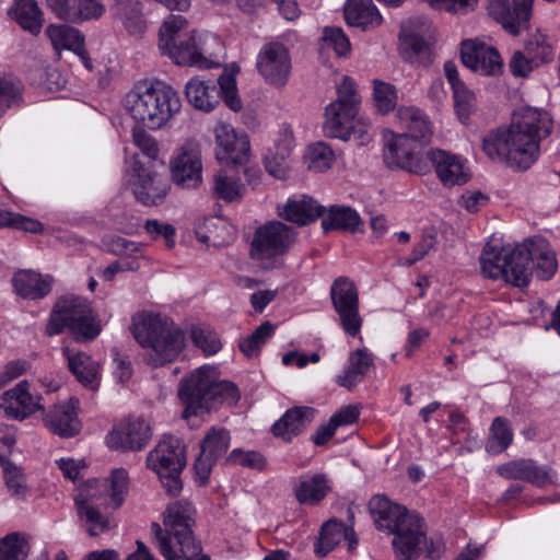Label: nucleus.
<instances>
[{
  "label": "nucleus",
  "instance_id": "obj_36",
  "mask_svg": "<svg viewBox=\"0 0 560 560\" xmlns=\"http://www.w3.org/2000/svg\"><path fill=\"white\" fill-rule=\"evenodd\" d=\"M188 102L197 109L203 112L212 110L220 101V91L210 81H202L198 78L189 80L185 86Z\"/></svg>",
  "mask_w": 560,
  "mask_h": 560
},
{
  "label": "nucleus",
  "instance_id": "obj_40",
  "mask_svg": "<svg viewBox=\"0 0 560 560\" xmlns=\"http://www.w3.org/2000/svg\"><path fill=\"white\" fill-rule=\"evenodd\" d=\"M115 12L125 30L132 36H141L147 30L139 0H115Z\"/></svg>",
  "mask_w": 560,
  "mask_h": 560
},
{
  "label": "nucleus",
  "instance_id": "obj_8",
  "mask_svg": "<svg viewBox=\"0 0 560 560\" xmlns=\"http://www.w3.org/2000/svg\"><path fill=\"white\" fill-rule=\"evenodd\" d=\"M69 328L78 340H93L101 332V326L95 320L90 303L79 296L60 299L46 326L49 336L62 332Z\"/></svg>",
  "mask_w": 560,
  "mask_h": 560
},
{
  "label": "nucleus",
  "instance_id": "obj_24",
  "mask_svg": "<svg viewBox=\"0 0 560 560\" xmlns=\"http://www.w3.org/2000/svg\"><path fill=\"white\" fill-rule=\"evenodd\" d=\"M497 471L506 479L524 480L537 487H546L552 483L556 476L549 466H539L532 459L509 462L499 466Z\"/></svg>",
  "mask_w": 560,
  "mask_h": 560
},
{
  "label": "nucleus",
  "instance_id": "obj_43",
  "mask_svg": "<svg viewBox=\"0 0 560 560\" xmlns=\"http://www.w3.org/2000/svg\"><path fill=\"white\" fill-rule=\"evenodd\" d=\"M349 535L353 536L352 526H347L337 520H329L322 527L318 541L315 546L316 555L318 557H325Z\"/></svg>",
  "mask_w": 560,
  "mask_h": 560
},
{
  "label": "nucleus",
  "instance_id": "obj_63",
  "mask_svg": "<svg viewBox=\"0 0 560 560\" xmlns=\"http://www.w3.org/2000/svg\"><path fill=\"white\" fill-rule=\"evenodd\" d=\"M132 141L142 154L149 159L155 160L159 156L160 150L156 140L142 127H135L132 129Z\"/></svg>",
  "mask_w": 560,
  "mask_h": 560
},
{
  "label": "nucleus",
  "instance_id": "obj_42",
  "mask_svg": "<svg viewBox=\"0 0 560 560\" xmlns=\"http://www.w3.org/2000/svg\"><path fill=\"white\" fill-rule=\"evenodd\" d=\"M46 32L56 50L69 49L84 58V37L78 30L68 25H50Z\"/></svg>",
  "mask_w": 560,
  "mask_h": 560
},
{
  "label": "nucleus",
  "instance_id": "obj_51",
  "mask_svg": "<svg viewBox=\"0 0 560 560\" xmlns=\"http://www.w3.org/2000/svg\"><path fill=\"white\" fill-rule=\"evenodd\" d=\"M27 553L28 545L19 534H9L0 540V560H25Z\"/></svg>",
  "mask_w": 560,
  "mask_h": 560
},
{
  "label": "nucleus",
  "instance_id": "obj_50",
  "mask_svg": "<svg viewBox=\"0 0 560 560\" xmlns=\"http://www.w3.org/2000/svg\"><path fill=\"white\" fill-rule=\"evenodd\" d=\"M524 52L536 63L547 62L552 57V47L548 43L547 36L541 32H536L525 42Z\"/></svg>",
  "mask_w": 560,
  "mask_h": 560
},
{
  "label": "nucleus",
  "instance_id": "obj_23",
  "mask_svg": "<svg viewBox=\"0 0 560 560\" xmlns=\"http://www.w3.org/2000/svg\"><path fill=\"white\" fill-rule=\"evenodd\" d=\"M460 57L465 67L483 75H494L502 69V59L499 52L482 43L463 42Z\"/></svg>",
  "mask_w": 560,
  "mask_h": 560
},
{
  "label": "nucleus",
  "instance_id": "obj_59",
  "mask_svg": "<svg viewBox=\"0 0 560 560\" xmlns=\"http://www.w3.org/2000/svg\"><path fill=\"white\" fill-rule=\"evenodd\" d=\"M104 243L107 249L114 255L131 257L136 261L139 257H142L140 245L125 237L113 235L105 238Z\"/></svg>",
  "mask_w": 560,
  "mask_h": 560
},
{
  "label": "nucleus",
  "instance_id": "obj_44",
  "mask_svg": "<svg viewBox=\"0 0 560 560\" xmlns=\"http://www.w3.org/2000/svg\"><path fill=\"white\" fill-rule=\"evenodd\" d=\"M212 190L217 198L234 202L243 198L245 187L231 170L222 168L213 176Z\"/></svg>",
  "mask_w": 560,
  "mask_h": 560
},
{
  "label": "nucleus",
  "instance_id": "obj_38",
  "mask_svg": "<svg viewBox=\"0 0 560 560\" xmlns=\"http://www.w3.org/2000/svg\"><path fill=\"white\" fill-rule=\"evenodd\" d=\"M530 249V267L541 280H549L557 270V260L553 252L544 238L528 240Z\"/></svg>",
  "mask_w": 560,
  "mask_h": 560
},
{
  "label": "nucleus",
  "instance_id": "obj_54",
  "mask_svg": "<svg viewBox=\"0 0 560 560\" xmlns=\"http://www.w3.org/2000/svg\"><path fill=\"white\" fill-rule=\"evenodd\" d=\"M1 466L3 468L4 481L11 495L18 499H25L28 494V489L20 468L10 462H5Z\"/></svg>",
  "mask_w": 560,
  "mask_h": 560
},
{
  "label": "nucleus",
  "instance_id": "obj_60",
  "mask_svg": "<svg viewBox=\"0 0 560 560\" xmlns=\"http://www.w3.org/2000/svg\"><path fill=\"white\" fill-rule=\"evenodd\" d=\"M452 90L456 113L462 120H466L475 107V95L465 83Z\"/></svg>",
  "mask_w": 560,
  "mask_h": 560
},
{
  "label": "nucleus",
  "instance_id": "obj_49",
  "mask_svg": "<svg viewBox=\"0 0 560 560\" xmlns=\"http://www.w3.org/2000/svg\"><path fill=\"white\" fill-rule=\"evenodd\" d=\"M273 334L275 326L269 322H265L258 326L250 336L241 340L240 349L248 358L256 357L260 352L261 347Z\"/></svg>",
  "mask_w": 560,
  "mask_h": 560
},
{
  "label": "nucleus",
  "instance_id": "obj_39",
  "mask_svg": "<svg viewBox=\"0 0 560 560\" xmlns=\"http://www.w3.org/2000/svg\"><path fill=\"white\" fill-rule=\"evenodd\" d=\"M399 40L404 60L424 67L432 62L431 47L421 36L402 31Z\"/></svg>",
  "mask_w": 560,
  "mask_h": 560
},
{
  "label": "nucleus",
  "instance_id": "obj_31",
  "mask_svg": "<svg viewBox=\"0 0 560 560\" xmlns=\"http://www.w3.org/2000/svg\"><path fill=\"white\" fill-rule=\"evenodd\" d=\"M69 370L83 386L95 390L101 382V365L85 352L73 353L69 348H62Z\"/></svg>",
  "mask_w": 560,
  "mask_h": 560
},
{
  "label": "nucleus",
  "instance_id": "obj_61",
  "mask_svg": "<svg viewBox=\"0 0 560 560\" xmlns=\"http://www.w3.org/2000/svg\"><path fill=\"white\" fill-rule=\"evenodd\" d=\"M74 11L70 22L79 23L100 19L105 12V7L100 0H80Z\"/></svg>",
  "mask_w": 560,
  "mask_h": 560
},
{
  "label": "nucleus",
  "instance_id": "obj_5",
  "mask_svg": "<svg viewBox=\"0 0 560 560\" xmlns=\"http://www.w3.org/2000/svg\"><path fill=\"white\" fill-rule=\"evenodd\" d=\"M133 336L147 350V361L158 368L173 362L185 348V335L168 317L142 312L133 317Z\"/></svg>",
  "mask_w": 560,
  "mask_h": 560
},
{
  "label": "nucleus",
  "instance_id": "obj_30",
  "mask_svg": "<svg viewBox=\"0 0 560 560\" xmlns=\"http://www.w3.org/2000/svg\"><path fill=\"white\" fill-rule=\"evenodd\" d=\"M330 491L331 481L322 472L301 476L293 489L296 501L310 506L318 505Z\"/></svg>",
  "mask_w": 560,
  "mask_h": 560
},
{
  "label": "nucleus",
  "instance_id": "obj_2",
  "mask_svg": "<svg viewBox=\"0 0 560 560\" xmlns=\"http://www.w3.org/2000/svg\"><path fill=\"white\" fill-rule=\"evenodd\" d=\"M187 20L182 15H170L159 33V49L176 65L210 69L219 66L218 58L222 48L220 38L211 33L191 32L182 35Z\"/></svg>",
  "mask_w": 560,
  "mask_h": 560
},
{
  "label": "nucleus",
  "instance_id": "obj_53",
  "mask_svg": "<svg viewBox=\"0 0 560 560\" xmlns=\"http://www.w3.org/2000/svg\"><path fill=\"white\" fill-rule=\"evenodd\" d=\"M194 345L206 355L215 354L222 347L218 335L207 327L196 326L190 330Z\"/></svg>",
  "mask_w": 560,
  "mask_h": 560
},
{
  "label": "nucleus",
  "instance_id": "obj_20",
  "mask_svg": "<svg viewBox=\"0 0 560 560\" xmlns=\"http://www.w3.org/2000/svg\"><path fill=\"white\" fill-rule=\"evenodd\" d=\"M151 425L143 417L129 418L114 429L106 438L112 448L139 451L151 440Z\"/></svg>",
  "mask_w": 560,
  "mask_h": 560
},
{
  "label": "nucleus",
  "instance_id": "obj_33",
  "mask_svg": "<svg viewBox=\"0 0 560 560\" xmlns=\"http://www.w3.org/2000/svg\"><path fill=\"white\" fill-rule=\"evenodd\" d=\"M325 208L308 196L289 199L280 212L285 220L299 225H306L323 217Z\"/></svg>",
  "mask_w": 560,
  "mask_h": 560
},
{
  "label": "nucleus",
  "instance_id": "obj_26",
  "mask_svg": "<svg viewBox=\"0 0 560 560\" xmlns=\"http://www.w3.org/2000/svg\"><path fill=\"white\" fill-rule=\"evenodd\" d=\"M0 409L10 418L23 420L36 410L42 409V406L30 394L28 383L22 381L0 396Z\"/></svg>",
  "mask_w": 560,
  "mask_h": 560
},
{
  "label": "nucleus",
  "instance_id": "obj_11",
  "mask_svg": "<svg viewBox=\"0 0 560 560\" xmlns=\"http://www.w3.org/2000/svg\"><path fill=\"white\" fill-rule=\"evenodd\" d=\"M163 524L166 536L171 544L183 546L186 555H195L198 551L199 542L192 536V526L195 524V509L186 501H177L167 506L164 512Z\"/></svg>",
  "mask_w": 560,
  "mask_h": 560
},
{
  "label": "nucleus",
  "instance_id": "obj_46",
  "mask_svg": "<svg viewBox=\"0 0 560 560\" xmlns=\"http://www.w3.org/2000/svg\"><path fill=\"white\" fill-rule=\"evenodd\" d=\"M152 533L156 545L166 560H209L207 557H200L201 545L195 555H186L183 546L176 547L171 544L170 539L163 535V529L158 523L151 525Z\"/></svg>",
  "mask_w": 560,
  "mask_h": 560
},
{
  "label": "nucleus",
  "instance_id": "obj_1",
  "mask_svg": "<svg viewBox=\"0 0 560 560\" xmlns=\"http://www.w3.org/2000/svg\"><path fill=\"white\" fill-rule=\"evenodd\" d=\"M369 511L377 529L393 534V548L398 560H415L427 547V557L438 560L442 548L433 541L427 545V528L418 514L405 506L392 502L382 494H376L369 502Z\"/></svg>",
  "mask_w": 560,
  "mask_h": 560
},
{
  "label": "nucleus",
  "instance_id": "obj_12",
  "mask_svg": "<svg viewBox=\"0 0 560 560\" xmlns=\"http://www.w3.org/2000/svg\"><path fill=\"white\" fill-rule=\"evenodd\" d=\"M421 145L408 136L393 133L384 145V162L388 167H396L412 174L422 175L429 171L427 156L421 153Z\"/></svg>",
  "mask_w": 560,
  "mask_h": 560
},
{
  "label": "nucleus",
  "instance_id": "obj_41",
  "mask_svg": "<svg viewBox=\"0 0 560 560\" xmlns=\"http://www.w3.org/2000/svg\"><path fill=\"white\" fill-rule=\"evenodd\" d=\"M361 224V219L355 210L346 206H331L327 215H323L322 228L324 232L342 230L354 233Z\"/></svg>",
  "mask_w": 560,
  "mask_h": 560
},
{
  "label": "nucleus",
  "instance_id": "obj_32",
  "mask_svg": "<svg viewBox=\"0 0 560 560\" xmlns=\"http://www.w3.org/2000/svg\"><path fill=\"white\" fill-rule=\"evenodd\" d=\"M374 366V359L371 352L363 348L350 352L343 372L336 377V383L348 389H352L363 381L371 368Z\"/></svg>",
  "mask_w": 560,
  "mask_h": 560
},
{
  "label": "nucleus",
  "instance_id": "obj_48",
  "mask_svg": "<svg viewBox=\"0 0 560 560\" xmlns=\"http://www.w3.org/2000/svg\"><path fill=\"white\" fill-rule=\"evenodd\" d=\"M335 155L330 147L324 142H316L308 147L305 154L307 168L322 173L330 168Z\"/></svg>",
  "mask_w": 560,
  "mask_h": 560
},
{
  "label": "nucleus",
  "instance_id": "obj_15",
  "mask_svg": "<svg viewBox=\"0 0 560 560\" xmlns=\"http://www.w3.org/2000/svg\"><path fill=\"white\" fill-rule=\"evenodd\" d=\"M256 69L268 84L285 85L292 69L288 48L278 42L265 44L257 55Z\"/></svg>",
  "mask_w": 560,
  "mask_h": 560
},
{
  "label": "nucleus",
  "instance_id": "obj_35",
  "mask_svg": "<svg viewBox=\"0 0 560 560\" xmlns=\"http://www.w3.org/2000/svg\"><path fill=\"white\" fill-rule=\"evenodd\" d=\"M345 18L349 25L366 30L382 23V15L372 0H348L345 5Z\"/></svg>",
  "mask_w": 560,
  "mask_h": 560
},
{
  "label": "nucleus",
  "instance_id": "obj_52",
  "mask_svg": "<svg viewBox=\"0 0 560 560\" xmlns=\"http://www.w3.org/2000/svg\"><path fill=\"white\" fill-rule=\"evenodd\" d=\"M373 98L377 110L387 114L393 110L397 104L396 88L381 80L373 81Z\"/></svg>",
  "mask_w": 560,
  "mask_h": 560
},
{
  "label": "nucleus",
  "instance_id": "obj_6",
  "mask_svg": "<svg viewBox=\"0 0 560 560\" xmlns=\"http://www.w3.org/2000/svg\"><path fill=\"white\" fill-rule=\"evenodd\" d=\"M482 151L493 162L526 171L538 160L540 147L533 137L511 124L487 132L482 138Z\"/></svg>",
  "mask_w": 560,
  "mask_h": 560
},
{
  "label": "nucleus",
  "instance_id": "obj_19",
  "mask_svg": "<svg viewBox=\"0 0 560 560\" xmlns=\"http://www.w3.org/2000/svg\"><path fill=\"white\" fill-rule=\"evenodd\" d=\"M147 464L158 475L180 474L186 465V457L179 439L164 436L149 453Z\"/></svg>",
  "mask_w": 560,
  "mask_h": 560
},
{
  "label": "nucleus",
  "instance_id": "obj_56",
  "mask_svg": "<svg viewBox=\"0 0 560 560\" xmlns=\"http://www.w3.org/2000/svg\"><path fill=\"white\" fill-rule=\"evenodd\" d=\"M323 47L331 48L338 57H347L351 45L340 27H325L323 32Z\"/></svg>",
  "mask_w": 560,
  "mask_h": 560
},
{
  "label": "nucleus",
  "instance_id": "obj_28",
  "mask_svg": "<svg viewBox=\"0 0 560 560\" xmlns=\"http://www.w3.org/2000/svg\"><path fill=\"white\" fill-rule=\"evenodd\" d=\"M511 124L523 133L533 137L539 147L541 140L551 133L553 127L550 114L536 107L522 108Z\"/></svg>",
  "mask_w": 560,
  "mask_h": 560
},
{
  "label": "nucleus",
  "instance_id": "obj_9",
  "mask_svg": "<svg viewBox=\"0 0 560 560\" xmlns=\"http://www.w3.org/2000/svg\"><path fill=\"white\" fill-rule=\"evenodd\" d=\"M360 95L352 79L345 77L337 88V100L326 106L324 132L330 138L348 141L358 115Z\"/></svg>",
  "mask_w": 560,
  "mask_h": 560
},
{
  "label": "nucleus",
  "instance_id": "obj_10",
  "mask_svg": "<svg viewBox=\"0 0 560 560\" xmlns=\"http://www.w3.org/2000/svg\"><path fill=\"white\" fill-rule=\"evenodd\" d=\"M295 231L279 221L268 222L256 229L250 243V257L262 268L272 269L279 266L283 256L295 242Z\"/></svg>",
  "mask_w": 560,
  "mask_h": 560
},
{
  "label": "nucleus",
  "instance_id": "obj_25",
  "mask_svg": "<svg viewBox=\"0 0 560 560\" xmlns=\"http://www.w3.org/2000/svg\"><path fill=\"white\" fill-rule=\"evenodd\" d=\"M396 117L404 129L401 135L423 147L431 142L433 127L428 115L415 106H402L397 109Z\"/></svg>",
  "mask_w": 560,
  "mask_h": 560
},
{
  "label": "nucleus",
  "instance_id": "obj_4",
  "mask_svg": "<svg viewBox=\"0 0 560 560\" xmlns=\"http://www.w3.org/2000/svg\"><path fill=\"white\" fill-rule=\"evenodd\" d=\"M178 397L185 406L183 418L189 421L208 415L218 404L236 402L238 390L231 382L218 381L214 368L203 365L180 381Z\"/></svg>",
  "mask_w": 560,
  "mask_h": 560
},
{
  "label": "nucleus",
  "instance_id": "obj_37",
  "mask_svg": "<svg viewBox=\"0 0 560 560\" xmlns=\"http://www.w3.org/2000/svg\"><path fill=\"white\" fill-rule=\"evenodd\" d=\"M12 282L16 293L25 299H40L51 290V279L49 277H43L30 270L16 272Z\"/></svg>",
  "mask_w": 560,
  "mask_h": 560
},
{
  "label": "nucleus",
  "instance_id": "obj_3",
  "mask_svg": "<svg viewBox=\"0 0 560 560\" xmlns=\"http://www.w3.org/2000/svg\"><path fill=\"white\" fill-rule=\"evenodd\" d=\"M125 109L144 127L156 130L182 107L178 93L162 81H140L125 96Z\"/></svg>",
  "mask_w": 560,
  "mask_h": 560
},
{
  "label": "nucleus",
  "instance_id": "obj_21",
  "mask_svg": "<svg viewBox=\"0 0 560 560\" xmlns=\"http://www.w3.org/2000/svg\"><path fill=\"white\" fill-rule=\"evenodd\" d=\"M97 486V480L88 481L74 498L78 514L85 523L86 530L91 536H97L110 526L109 520L95 508Z\"/></svg>",
  "mask_w": 560,
  "mask_h": 560
},
{
  "label": "nucleus",
  "instance_id": "obj_22",
  "mask_svg": "<svg viewBox=\"0 0 560 560\" xmlns=\"http://www.w3.org/2000/svg\"><path fill=\"white\" fill-rule=\"evenodd\" d=\"M430 161L439 179L444 186L464 185L469 179L465 160L452 152L442 149H431L427 152V162Z\"/></svg>",
  "mask_w": 560,
  "mask_h": 560
},
{
  "label": "nucleus",
  "instance_id": "obj_13",
  "mask_svg": "<svg viewBox=\"0 0 560 560\" xmlns=\"http://www.w3.org/2000/svg\"><path fill=\"white\" fill-rule=\"evenodd\" d=\"M330 298L343 330L350 336L360 332L359 296L354 283L347 277L337 278L330 288Z\"/></svg>",
  "mask_w": 560,
  "mask_h": 560
},
{
  "label": "nucleus",
  "instance_id": "obj_34",
  "mask_svg": "<svg viewBox=\"0 0 560 560\" xmlns=\"http://www.w3.org/2000/svg\"><path fill=\"white\" fill-rule=\"evenodd\" d=\"M313 417L314 409L311 407L292 408L272 425V432L276 436L291 441L312 421Z\"/></svg>",
  "mask_w": 560,
  "mask_h": 560
},
{
  "label": "nucleus",
  "instance_id": "obj_29",
  "mask_svg": "<svg viewBox=\"0 0 560 560\" xmlns=\"http://www.w3.org/2000/svg\"><path fill=\"white\" fill-rule=\"evenodd\" d=\"M77 400L55 405L44 418L45 425L61 438H71L79 433L80 422L77 416Z\"/></svg>",
  "mask_w": 560,
  "mask_h": 560
},
{
  "label": "nucleus",
  "instance_id": "obj_58",
  "mask_svg": "<svg viewBox=\"0 0 560 560\" xmlns=\"http://www.w3.org/2000/svg\"><path fill=\"white\" fill-rule=\"evenodd\" d=\"M109 487V498L113 508H119L128 491V472L124 468L114 469L106 481Z\"/></svg>",
  "mask_w": 560,
  "mask_h": 560
},
{
  "label": "nucleus",
  "instance_id": "obj_16",
  "mask_svg": "<svg viewBox=\"0 0 560 560\" xmlns=\"http://www.w3.org/2000/svg\"><path fill=\"white\" fill-rule=\"evenodd\" d=\"M231 442L225 428L212 427L200 443V454L194 463V470L201 485L209 480L214 463L228 451Z\"/></svg>",
  "mask_w": 560,
  "mask_h": 560
},
{
  "label": "nucleus",
  "instance_id": "obj_14",
  "mask_svg": "<svg viewBox=\"0 0 560 560\" xmlns=\"http://www.w3.org/2000/svg\"><path fill=\"white\" fill-rule=\"evenodd\" d=\"M202 161L200 145L187 140L174 153L171 160L172 180L183 188H196L202 180Z\"/></svg>",
  "mask_w": 560,
  "mask_h": 560
},
{
  "label": "nucleus",
  "instance_id": "obj_57",
  "mask_svg": "<svg viewBox=\"0 0 560 560\" xmlns=\"http://www.w3.org/2000/svg\"><path fill=\"white\" fill-rule=\"evenodd\" d=\"M231 465H238L242 467L264 470L267 466L266 457L256 451H244L242 448H234L226 458Z\"/></svg>",
  "mask_w": 560,
  "mask_h": 560
},
{
  "label": "nucleus",
  "instance_id": "obj_47",
  "mask_svg": "<svg viewBox=\"0 0 560 560\" xmlns=\"http://www.w3.org/2000/svg\"><path fill=\"white\" fill-rule=\"evenodd\" d=\"M513 441V431L506 419L497 417L490 428V438L487 442V451L498 454L505 451Z\"/></svg>",
  "mask_w": 560,
  "mask_h": 560
},
{
  "label": "nucleus",
  "instance_id": "obj_7",
  "mask_svg": "<svg viewBox=\"0 0 560 560\" xmlns=\"http://www.w3.org/2000/svg\"><path fill=\"white\" fill-rule=\"evenodd\" d=\"M529 242L514 247L486 245L480 256L481 271L490 279L502 278L517 288L527 287L532 277Z\"/></svg>",
  "mask_w": 560,
  "mask_h": 560
},
{
  "label": "nucleus",
  "instance_id": "obj_17",
  "mask_svg": "<svg viewBox=\"0 0 560 560\" xmlns=\"http://www.w3.org/2000/svg\"><path fill=\"white\" fill-rule=\"evenodd\" d=\"M215 156L225 165H243L249 160L250 145L246 135H237L232 125L220 122L214 128Z\"/></svg>",
  "mask_w": 560,
  "mask_h": 560
},
{
  "label": "nucleus",
  "instance_id": "obj_45",
  "mask_svg": "<svg viewBox=\"0 0 560 560\" xmlns=\"http://www.w3.org/2000/svg\"><path fill=\"white\" fill-rule=\"evenodd\" d=\"M14 20L32 34H38L43 18L35 0H16L13 9Z\"/></svg>",
  "mask_w": 560,
  "mask_h": 560
},
{
  "label": "nucleus",
  "instance_id": "obj_64",
  "mask_svg": "<svg viewBox=\"0 0 560 560\" xmlns=\"http://www.w3.org/2000/svg\"><path fill=\"white\" fill-rule=\"evenodd\" d=\"M510 70L515 77H527L536 65L524 51L517 50L510 60Z\"/></svg>",
  "mask_w": 560,
  "mask_h": 560
},
{
  "label": "nucleus",
  "instance_id": "obj_62",
  "mask_svg": "<svg viewBox=\"0 0 560 560\" xmlns=\"http://www.w3.org/2000/svg\"><path fill=\"white\" fill-rule=\"evenodd\" d=\"M291 167V156L278 155L269 151L265 156V168L273 177L285 179Z\"/></svg>",
  "mask_w": 560,
  "mask_h": 560
},
{
  "label": "nucleus",
  "instance_id": "obj_18",
  "mask_svg": "<svg viewBox=\"0 0 560 560\" xmlns=\"http://www.w3.org/2000/svg\"><path fill=\"white\" fill-rule=\"evenodd\" d=\"M534 0H493L489 12L513 36L528 30Z\"/></svg>",
  "mask_w": 560,
  "mask_h": 560
},
{
  "label": "nucleus",
  "instance_id": "obj_55",
  "mask_svg": "<svg viewBox=\"0 0 560 560\" xmlns=\"http://www.w3.org/2000/svg\"><path fill=\"white\" fill-rule=\"evenodd\" d=\"M12 228L31 233H38L43 225L39 221L15 212L0 210V229Z\"/></svg>",
  "mask_w": 560,
  "mask_h": 560
},
{
  "label": "nucleus",
  "instance_id": "obj_27",
  "mask_svg": "<svg viewBox=\"0 0 560 560\" xmlns=\"http://www.w3.org/2000/svg\"><path fill=\"white\" fill-rule=\"evenodd\" d=\"M132 190L142 205L155 206L164 200L168 191V183L163 175L140 168L132 184Z\"/></svg>",
  "mask_w": 560,
  "mask_h": 560
}]
</instances>
